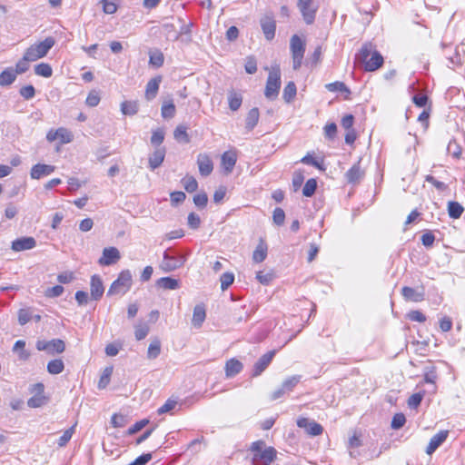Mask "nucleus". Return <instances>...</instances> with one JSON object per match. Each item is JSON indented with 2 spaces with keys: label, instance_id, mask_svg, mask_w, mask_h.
Segmentation results:
<instances>
[{
  "label": "nucleus",
  "instance_id": "nucleus-35",
  "mask_svg": "<svg viewBox=\"0 0 465 465\" xmlns=\"http://www.w3.org/2000/svg\"><path fill=\"white\" fill-rule=\"evenodd\" d=\"M228 103L232 111H237L242 105V97L240 94L232 91L228 95Z\"/></svg>",
  "mask_w": 465,
  "mask_h": 465
},
{
  "label": "nucleus",
  "instance_id": "nucleus-22",
  "mask_svg": "<svg viewBox=\"0 0 465 465\" xmlns=\"http://www.w3.org/2000/svg\"><path fill=\"white\" fill-rule=\"evenodd\" d=\"M242 363L234 358L227 361L225 364L226 377L231 378L240 373L242 370Z\"/></svg>",
  "mask_w": 465,
  "mask_h": 465
},
{
  "label": "nucleus",
  "instance_id": "nucleus-56",
  "mask_svg": "<svg viewBox=\"0 0 465 465\" xmlns=\"http://www.w3.org/2000/svg\"><path fill=\"white\" fill-rule=\"evenodd\" d=\"M149 423L148 419H143L137 422H135L132 427H130L127 430L128 435H133L143 430Z\"/></svg>",
  "mask_w": 465,
  "mask_h": 465
},
{
  "label": "nucleus",
  "instance_id": "nucleus-63",
  "mask_svg": "<svg viewBox=\"0 0 465 465\" xmlns=\"http://www.w3.org/2000/svg\"><path fill=\"white\" fill-rule=\"evenodd\" d=\"M63 292H64V287L61 285H55L52 288H48L45 291V296L50 297V298H54V297H58V296L62 295Z\"/></svg>",
  "mask_w": 465,
  "mask_h": 465
},
{
  "label": "nucleus",
  "instance_id": "nucleus-44",
  "mask_svg": "<svg viewBox=\"0 0 465 465\" xmlns=\"http://www.w3.org/2000/svg\"><path fill=\"white\" fill-rule=\"evenodd\" d=\"M317 188V182L315 179L311 178L309 179L302 189V194L306 197H311L314 194Z\"/></svg>",
  "mask_w": 465,
  "mask_h": 465
},
{
  "label": "nucleus",
  "instance_id": "nucleus-19",
  "mask_svg": "<svg viewBox=\"0 0 465 465\" xmlns=\"http://www.w3.org/2000/svg\"><path fill=\"white\" fill-rule=\"evenodd\" d=\"M261 26L267 40L273 39L275 35L276 25L272 17H265L261 20Z\"/></svg>",
  "mask_w": 465,
  "mask_h": 465
},
{
  "label": "nucleus",
  "instance_id": "nucleus-37",
  "mask_svg": "<svg viewBox=\"0 0 465 465\" xmlns=\"http://www.w3.org/2000/svg\"><path fill=\"white\" fill-rule=\"evenodd\" d=\"M112 373H113L112 366H108V367L104 368V370L100 377V380L98 381V385H97L100 390L105 389L106 386L109 384Z\"/></svg>",
  "mask_w": 465,
  "mask_h": 465
},
{
  "label": "nucleus",
  "instance_id": "nucleus-41",
  "mask_svg": "<svg viewBox=\"0 0 465 465\" xmlns=\"http://www.w3.org/2000/svg\"><path fill=\"white\" fill-rule=\"evenodd\" d=\"M162 27L168 40L176 41L180 37L173 24L165 23Z\"/></svg>",
  "mask_w": 465,
  "mask_h": 465
},
{
  "label": "nucleus",
  "instance_id": "nucleus-38",
  "mask_svg": "<svg viewBox=\"0 0 465 465\" xmlns=\"http://www.w3.org/2000/svg\"><path fill=\"white\" fill-rule=\"evenodd\" d=\"M35 74L43 77H50L53 74V69L49 64L41 63L35 66Z\"/></svg>",
  "mask_w": 465,
  "mask_h": 465
},
{
  "label": "nucleus",
  "instance_id": "nucleus-52",
  "mask_svg": "<svg viewBox=\"0 0 465 465\" xmlns=\"http://www.w3.org/2000/svg\"><path fill=\"white\" fill-rule=\"evenodd\" d=\"M58 139L62 143H71L73 140V134L70 131L65 128H58L57 129Z\"/></svg>",
  "mask_w": 465,
  "mask_h": 465
},
{
  "label": "nucleus",
  "instance_id": "nucleus-58",
  "mask_svg": "<svg viewBox=\"0 0 465 465\" xmlns=\"http://www.w3.org/2000/svg\"><path fill=\"white\" fill-rule=\"evenodd\" d=\"M177 405V401L173 399H168L165 403L158 409L159 414L167 413L173 411Z\"/></svg>",
  "mask_w": 465,
  "mask_h": 465
},
{
  "label": "nucleus",
  "instance_id": "nucleus-18",
  "mask_svg": "<svg viewBox=\"0 0 465 465\" xmlns=\"http://www.w3.org/2000/svg\"><path fill=\"white\" fill-rule=\"evenodd\" d=\"M237 161V156L234 152H225L222 155L221 164L226 174L232 172Z\"/></svg>",
  "mask_w": 465,
  "mask_h": 465
},
{
  "label": "nucleus",
  "instance_id": "nucleus-23",
  "mask_svg": "<svg viewBox=\"0 0 465 465\" xmlns=\"http://www.w3.org/2000/svg\"><path fill=\"white\" fill-rule=\"evenodd\" d=\"M160 83H161L160 77L153 78L147 83L146 89H145V98L147 100L150 101L156 96L158 90H159Z\"/></svg>",
  "mask_w": 465,
  "mask_h": 465
},
{
  "label": "nucleus",
  "instance_id": "nucleus-62",
  "mask_svg": "<svg viewBox=\"0 0 465 465\" xmlns=\"http://www.w3.org/2000/svg\"><path fill=\"white\" fill-rule=\"evenodd\" d=\"M257 280L263 285H268L273 279V273L258 272L256 274Z\"/></svg>",
  "mask_w": 465,
  "mask_h": 465
},
{
  "label": "nucleus",
  "instance_id": "nucleus-10",
  "mask_svg": "<svg viewBox=\"0 0 465 465\" xmlns=\"http://www.w3.org/2000/svg\"><path fill=\"white\" fill-rule=\"evenodd\" d=\"M55 170V166L45 163L35 164L30 172L32 179L39 180L45 176H48Z\"/></svg>",
  "mask_w": 465,
  "mask_h": 465
},
{
  "label": "nucleus",
  "instance_id": "nucleus-48",
  "mask_svg": "<svg viewBox=\"0 0 465 465\" xmlns=\"http://www.w3.org/2000/svg\"><path fill=\"white\" fill-rule=\"evenodd\" d=\"M134 329V335L137 341L144 339L149 333V327L145 323L137 324Z\"/></svg>",
  "mask_w": 465,
  "mask_h": 465
},
{
  "label": "nucleus",
  "instance_id": "nucleus-64",
  "mask_svg": "<svg viewBox=\"0 0 465 465\" xmlns=\"http://www.w3.org/2000/svg\"><path fill=\"white\" fill-rule=\"evenodd\" d=\"M207 202H208V197H207V194L204 193H198V194L194 195V197H193L194 204L200 208L205 207L207 204Z\"/></svg>",
  "mask_w": 465,
  "mask_h": 465
},
{
  "label": "nucleus",
  "instance_id": "nucleus-26",
  "mask_svg": "<svg viewBox=\"0 0 465 465\" xmlns=\"http://www.w3.org/2000/svg\"><path fill=\"white\" fill-rule=\"evenodd\" d=\"M156 286L164 290H176L180 287V282L171 277H162L156 281Z\"/></svg>",
  "mask_w": 465,
  "mask_h": 465
},
{
  "label": "nucleus",
  "instance_id": "nucleus-47",
  "mask_svg": "<svg viewBox=\"0 0 465 465\" xmlns=\"http://www.w3.org/2000/svg\"><path fill=\"white\" fill-rule=\"evenodd\" d=\"M164 140V131L162 128H157L153 131L151 136V143L154 146H159Z\"/></svg>",
  "mask_w": 465,
  "mask_h": 465
},
{
  "label": "nucleus",
  "instance_id": "nucleus-31",
  "mask_svg": "<svg viewBox=\"0 0 465 465\" xmlns=\"http://www.w3.org/2000/svg\"><path fill=\"white\" fill-rule=\"evenodd\" d=\"M463 212L464 208L458 202L450 201L448 203V213L450 218L459 219Z\"/></svg>",
  "mask_w": 465,
  "mask_h": 465
},
{
  "label": "nucleus",
  "instance_id": "nucleus-46",
  "mask_svg": "<svg viewBox=\"0 0 465 465\" xmlns=\"http://www.w3.org/2000/svg\"><path fill=\"white\" fill-rule=\"evenodd\" d=\"M184 189L188 193L195 192L198 188V183L193 176H186L182 180Z\"/></svg>",
  "mask_w": 465,
  "mask_h": 465
},
{
  "label": "nucleus",
  "instance_id": "nucleus-1",
  "mask_svg": "<svg viewBox=\"0 0 465 465\" xmlns=\"http://www.w3.org/2000/svg\"><path fill=\"white\" fill-rule=\"evenodd\" d=\"M281 88V69L279 64H275L271 67L266 82L264 95L269 100H274Z\"/></svg>",
  "mask_w": 465,
  "mask_h": 465
},
{
  "label": "nucleus",
  "instance_id": "nucleus-50",
  "mask_svg": "<svg viewBox=\"0 0 465 465\" xmlns=\"http://www.w3.org/2000/svg\"><path fill=\"white\" fill-rule=\"evenodd\" d=\"M45 403V397L41 394H35L27 401L30 408H39Z\"/></svg>",
  "mask_w": 465,
  "mask_h": 465
},
{
  "label": "nucleus",
  "instance_id": "nucleus-17",
  "mask_svg": "<svg viewBox=\"0 0 465 465\" xmlns=\"http://www.w3.org/2000/svg\"><path fill=\"white\" fill-rule=\"evenodd\" d=\"M165 148L164 147H157L153 153L149 156V167L151 170H155L158 168L163 162L165 157Z\"/></svg>",
  "mask_w": 465,
  "mask_h": 465
},
{
  "label": "nucleus",
  "instance_id": "nucleus-54",
  "mask_svg": "<svg viewBox=\"0 0 465 465\" xmlns=\"http://www.w3.org/2000/svg\"><path fill=\"white\" fill-rule=\"evenodd\" d=\"M221 288L223 291L231 286L234 281V275L232 272H224L221 276Z\"/></svg>",
  "mask_w": 465,
  "mask_h": 465
},
{
  "label": "nucleus",
  "instance_id": "nucleus-3",
  "mask_svg": "<svg viewBox=\"0 0 465 465\" xmlns=\"http://www.w3.org/2000/svg\"><path fill=\"white\" fill-rule=\"evenodd\" d=\"M132 285V273L129 270L122 271L118 278L111 284L107 295L124 294Z\"/></svg>",
  "mask_w": 465,
  "mask_h": 465
},
{
  "label": "nucleus",
  "instance_id": "nucleus-5",
  "mask_svg": "<svg viewBox=\"0 0 465 465\" xmlns=\"http://www.w3.org/2000/svg\"><path fill=\"white\" fill-rule=\"evenodd\" d=\"M185 261L186 259L183 255H173L168 251H165L163 252V261L160 263V269L163 272H171L181 268L184 264Z\"/></svg>",
  "mask_w": 465,
  "mask_h": 465
},
{
  "label": "nucleus",
  "instance_id": "nucleus-45",
  "mask_svg": "<svg viewBox=\"0 0 465 465\" xmlns=\"http://www.w3.org/2000/svg\"><path fill=\"white\" fill-rule=\"evenodd\" d=\"M301 376L300 375H294L292 377L287 378L282 383V386L285 390L286 392L292 391L293 388L300 382Z\"/></svg>",
  "mask_w": 465,
  "mask_h": 465
},
{
  "label": "nucleus",
  "instance_id": "nucleus-16",
  "mask_svg": "<svg viewBox=\"0 0 465 465\" xmlns=\"http://www.w3.org/2000/svg\"><path fill=\"white\" fill-rule=\"evenodd\" d=\"M91 297L97 301L99 300L104 292L103 282L98 275H93L90 282Z\"/></svg>",
  "mask_w": 465,
  "mask_h": 465
},
{
  "label": "nucleus",
  "instance_id": "nucleus-33",
  "mask_svg": "<svg viewBox=\"0 0 465 465\" xmlns=\"http://www.w3.org/2000/svg\"><path fill=\"white\" fill-rule=\"evenodd\" d=\"M121 112L124 115H134L138 112V104L134 101H124L121 104Z\"/></svg>",
  "mask_w": 465,
  "mask_h": 465
},
{
  "label": "nucleus",
  "instance_id": "nucleus-40",
  "mask_svg": "<svg viewBox=\"0 0 465 465\" xmlns=\"http://www.w3.org/2000/svg\"><path fill=\"white\" fill-rule=\"evenodd\" d=\"M296 95V85L293 82H289L284 89L282 97L285 102L290 103Z\"/></svg>",
  "mask_w": 465,
  "mask_h": 465
},
{
  "label": "nucleus",
  "instance_id": "nucleus-29",
  "mask_svg": "<svg viewBox=\"0 0 465 465\" xmlns=\"http://www.w3.org/2000/svg\"><path fill=\"white\" fill-rule=\"evenodd\" d=\"M206 317L205 309L202 305H196L193 309L192 323L194 327L200 328Z\"/></svg>",
  "mask_w": 465,
  "mask_h": 465
},
{
  "label": "nucleus",
  "instance_id": "nucleus-43",
  "mask_svg": "<svg viewBox=\"0 0 465 465\" xmlns=\"http://www.w3.org/2000/svg\"><path fill=\"white\" fill-rule=\"evenodd\" d=\"M173 136L177 141L183 142L185 143L190 141L187 134V128L184 125H178L173 132Z\"/></svg>",
  "mask_w": 465,
  "mask_h": 465
},
{
  "label": "nucleus",
  "instance_id": "nucleus-60",
  "mask_svg": "<svg viewBox=\"0 0 465 465\" xmlns=\"http://www.w3.org/2000/svg\"><path fill=\"white\" fill-rule=\"evenodd\" d=\"M423 399L422 393H414L408 400V405L411 409H416Z\"/></svg>",
  "mask_w": 465,
  "mask_h": 465
},
{
  "label": "nucleus",
  "instance_id": "nucleus-36",
  "mask_svg": "<svg viewBox=\"0 0 465 465\" xmlns=\"http://www.w3.org/2000/svg\"><path fill=\"white\" fill-rule=\"evenodd\" d=\"M161 353V341L154 339L151 341L147 351V358L150 360L156 359Z\"/></svg>",
  "mask_w": 465,
  "mask_h": 465
},
{
  "label": "nucleus",
  "instance_id": "nucleus-49",
  "mask_svg": "<svg viewBox=\"0 0 465 465\" xmlns=\"http://www.w3.org/2000/svg\"><path fill=\"white\" fill-rule=\"evenodd\" d=\"M29 62H32V61L29 59H26L25 54H24L23 58L16 63L15 68H14L15 74L17 75V74L25 73L29 69V64H28Z\"/></svg>",
  "mask_w": 465,
  "mask_h": 465
},
{
  "label": "nucleus",
  "instance_id": "nucleus-51",
  "mask_svg": "<svg viewBox=\"0 0 465 465\" xmlns=\"http://www.w3.org/2000/svg\"><path fill=\"white\" fill-rule=\"evenodd\" d=\"M128 422L127 417L123 414H114L111 419V423L114 428H123Z\"/></svg>",
  "mask_w": 465,
  "mask_h": 465
},
{
  "label": "nucleus",
  "instance_id": "nucleus-13",
  "mask_svg": "<svg viewBox=\"0 0 465 465\" xmlns=\"http://www.w3.org/2000/svg\"><path fill=\"white\" fill-rule=\"evenodd\" d=\"M275 355V351H271L263 354L254 364L253 376H259L271 363Z\"/></svg>",
  "mask_w": 465,
  "mask_h": 465
},
{
  "label": "nucleus",
  "instance_id": "nucleus-55",
  "mask_svg": "<svg viewBox=\"0 0 465 465\" xmlns=\"http://www.w3.org/2000/svg\"><path fill=\"white\" fill-rule=\"evenodd\" d=\"M20 95L25 100H30L35 95V89L32 84L23 86L19 91Z\"/></svg>",
  "mask_w": 465,
  "mask_h": 465
},
{
  "label": "nucleus",
  "instance_id": "nucleus-27",
  "mask_svg": "<svg viewBox=\"0 0 465 465\" xmlns=\"http://www.w3.org/2000/svg\"><path fill=\"white\" fill-rule=\"evenodd\" d=\"M267 244L261 240L252 253L253 262L257 263L263 262L267 257Z\"/></svg>",
  "mask_w": 465,
  "mask_h": 465
},
{
  "label": "nucleus",
  "instance_id": "nucleus-61",
  "mask_svg": "<svg viewBox=\"0 0 465 465\" xmlns=\"http://www.w3.org/2000/svg\"><path fill=\"white\" fill-rule=\"evenodd\" d=\"M187 223L190 228L198 229L201 224V219L199 215L194 213H190L187 218Z\"/></svg>",
  "mask_w": 465,
  "mask_h": 465
},
{
  "label": "nucleus",
  "instance_id": "nucleus-15",
  "mask_svg": "<svg viewBox=\"0 0 465 465\" xmlns=\"http://www.w3.org/2000/svg\"><path fill=\"white\" fill-rule=\"evenodd\" d=\"M372 54L370 55L371 57L368 58L367 63L365 64L364 70L367 72H373L383 64V57L382 55L375 50V47L373 48Z\"/></svg>",
  "mask_w": 465,
  "mask_h": 465
},
{
  "label": "nucleus",
  "instance_id": "nucleus-8",
  "mask_svg": "<svg viewBox=\"0 0 465 465\" xmlns=\"http://www.w3.org/2000/svg\"><path fill=\"white\" fill-rule=\"evenodd\" d=\"M36 246V241L34 237H21L12 242L11 248L14 252H23L32 250Z\"/></svg>",
  "mask_w": 465,
  "mask_h": 465
},
{
  "label": "nucleus",
  "instance_id": "nucleus-28",
  "mask_svg": "<svg viewBox=\"0 0 465 465\" xmlns=\"http://www.w3.org/2000/svg\"><path fill=\"white\" fill-rule=\"evenodd\" d=\"M259 118H260L259 109L256 107L252 108L248 112L246 119H245V128L247 129V131H252L256 126V124H258Z\"/></svg>",
  "mask_w": 465,
  "mask_h": 465
},
{
  "label": "nucleus",
  "instance_id": "nucleus-20",
  "mask_svg": "<svg viewBox=\"0 0 465 465\" xmlns=\"http://www.w3.org/2000/svg\"><path fill=\"white\" fill-rule=\"evenodd\" d=\"M364 172L361 169L360 162L353 164L352 167L345 173V177L350 183H357L363 177Z\"/></svg>",
  "mask_w": 465,
  "mask_h": 465
},
{
  "label": "nucleus",
  "instance_id": "nucleus-14",
  "mask_svg": "<svg viewBox=\"0 0 465 465\" xmlns=\"http://www.w3.org/2000/svg\"><path fill=\"white\" fill-rule=\"evenodd\" d=\"M448 434V430H440L435 434L426 448V453L431 455L446 440Z\"/></svg>",
  "mask_w": 465,
  "mask_h": 465
},
{
  "label": "nucleus",
  "instance_id": "nucleus-9",
  "mask_svg": "<svg viewBox=\"0 0 465 465\" xmlns=\"http://www.w3.org/2000/svg\"><path fill=\"white\" fill-rule=\"evenodd\" d=\"M312 0H298V6L306 24L310 25L314 21L315 9L312 6Z\"/></svg>",
  "mask_w": 465,
  "mask_h": 465
},
{
  "label": "nucleus",
  "instance_id": "nucleus-30",
  "mask_svg": "<svg viewBox=\"0 0 465 465\" xmlns=\"http://www.w3.org/2000/svg\"><path fill=\"white\" fill-rule=\"evenodd\" d=\"M65 350V344L63 340L54 339L48 341V354L62 353Z\"/></svg>",
  "mask_w": 465,
  "mask_h": 465
},
{
  "label": "nucleus",
  "instance_id": "nucleus-32",
  "mask_svg": "<svg viewBox=\"0 0 465 465\" xmlns=\"http://www.w3.org/2000/svg\"><path fill=\"white\" fill-rule=\"evenodd\" d=\"M64 369V361L61 359L52 360L47 363V371L50 374L56 375L61 373Z\"/></svg>",
  "mask_w": 465,
  "mask_h": 465
},
{
  "label": "nucleus",
  "instance_id": "nucleus-2",
  "mask_svg": "<svg viewBox=\"0 0 465 465\" xmlns=\"http://www.w3.org/2000/svg\"><path fill=\"white\" fill-rule=\"evenodd\" d=\"M54 44L55 41L53 37H46L44 41L29 46L25 52V58L33 62L43 58L47 54Z\"/></svg>",
  "mask_w": 465,
  "mask_h": 465
},
{
  "label": "nucleus",
  "instance_id": "nucleus-39",
  "mask_svg": "<svg viewBox=\"0 0 465 465\" xmlns=\"http://www.w3.org/2000/svg\"><path fill=\"white\" fill-rule=\"evenodd\" d=\"M162 116L165 119L173 118L175 114V106L172 100L164 102L161 109Z\"/></svg>",
  "mask_w": 465,
  "mask_h": 465
},
{
  "label": "nucleus",
  "instance_id": "nucleus-11",
  "mask_svg": "<svg viewBox=\"0 0 465 465\" xmlns=\"http://www.w3.org/2000/svg\"><path fill=\"white\" fill-rule=\"evenodd\" d=\"M197 164L199 168V172L203 176H208L211 174L213 169V161L209 157V155L205 153H200L197 156Z\"/></svg>",
  "mask_w": 465,
  "mask_h": 465
},
{
  "label": "nucleus",
  "instance_id": "nucleus-53",
  "mask_svg": "<svg viewBox=\"0 0 465 465\" xmlns=\"http://www.w3.org/2000/svg\"><path fill=\"white\" fill-rule=\"evenodd\" d=\"M405 422H406V418H405L404 414L403 413H396L392 418L391 426L393 430H399L404 426Z\"/></svg>",
  "mask_w": 465,
  "mask_h": 465
},
{
  "label": "nucleus",
  "instance_id": "nucleus-7",
  "mask_svg": "<svg viewBox=\"0 0 465 465\" xmlns=\"http://www.w3.org/2000/svg\"><path fill=\"white\" fill-rule=\"evenodd\" d=\"M121 258L120 252L115 247H107L103 250L98 263L102 266H109L116 263Z\"/></svg>",
  "mask_w": 465,
  "mask_h": 465
},
{
  "label": "nucleus",
  "instance_id": "nucleus-59",
  "mask_svg": "<svg viewBox=\"0 0 465 465\" xmlns=\"http://www.w3.org/2000/svg\"><path fill=\"white\" fill-rule=\"evenodd\" d=\"M322 425L312 420L306 430V432L311 436H318L322 433Z\"/></svg>",
  "mask_w": 465,
  "mask_h": 465
},
{
  "label": "nucleus",
  "instance_id": "nucleus-4",
  "mask_svg": "<svg viewBox=\"0 0 465 465\" xmlns=\"http://www.w3.org/2000/svg\"><path fill=\"white\" fill-rule=\"evenodd\" d=\"M290 48L292 57V68L294 70H298L302 64L305 52V45L297 35H294L291 38Z\"/></svg>",
  "mask_w": 465,
  "mask_h": 465
},
{
  "label": "nucleus",
  "instance_id": "nucleus-12",
  "mask_svg": "<svg viewBox=\"0 0 465 465\" xmlns=\"http://www.w3.org/2000/svg\"><path fill=\"white\" fill-rule=\"evenodd\" d=\"M401 294L404 297L405 300L419 302L424 300V290L423 288L420 289H414L411 287H403L401 290Z\"/></svg>",
  "mask_w": 465,
  "mask_h": 465
},
{
  "label": "nucleus",
  "instance_id": "nucleus-6",
  "mask_svg": "<svg viewBox=\"0 0 465 465\" xmlns=\"http://www.w3.org/2000/svg\"><path fill=\"white\" fill-rule=\"evenodd\" d=\"M277 451L273 447H266L262 451L254 453L252 463L254 465H270L276 458Z\"/></svg>",
  "mask_w": 465,
  "mask_h": 465
},
{
  "label": "nucleus",
  "instance_id": "nucleus-57",
  "mask_svg": "<svg viewBox=\"0 0 465 465\" xmlns=\"http://www.w3.org/2000/svg\"><path fill=\"white\" fill-rule=\"evenodd\" d=\"M272 220L276 225H278V226L282 225L284 223V220H285L284 211L282 208H279V207L276 208L273 211Z\"/></svg>",
  "mask_w": 465,
  "mask_h": 465
},
{
  "label": "nucleus",
  "instance_id": "nucleus-25",
  "mask_svg": "<svg viewBox=\"0 0 465 465\" xmlns=\"http://www.w3.org/2000/svg\"><path fill=\"white\" fill-rule=\"evenodd\" d=\"M16 76L17 75L15 74V69L13 67L5 68L0 74V85L8 86L12 84L15 81Z\"/></svg>",
  "mask_w": 465,
  "mask_h": 465
},
{
  "label": "nucleus",
  "instance_id": "nucleus-34",
  "mask_svg": "<svg viewBox=\"0 0 465 465\" xmlns=\"http://www.w3.org/2000/svg\"><path fill=\"white\" fill-rule=\"evenodd\" d=\"M163 54L160 50L151 51L149 53V64L154 67H161L163 64Z\"/></svg>",
  "mask_w": 465,
  "mask_h": 465
},
{
  "label": "nucleus",
  "instance_id": "nucleus-42",
  "mask_svg": "<svg viewBox=\"0 0 465 465\" xmlns=\"http://www.w3.org/2000/svg\"><path fill=\"white\" fill-rule=\"evenodd\" d=\"M325 87L330 92H341V93H346L347 94H351L349 88L342 82L337 81V82L330 83V84H327L325 85Z\"/></svg>",
  "mask_w": 465,
  "mask_h": 465
},
{
  "label": "nucleus",
  "instance_id": "nucleus-21",
  "mask_svg": "<svg viewBox=\"0 0 465 465\" xmlns=\"http://www.w3.org/2000/svg\"><path fill=\"white\" fill-rule=\"evenodd\" d=\"M375 46L371 43H365L362 45L359 53L355 56V61L359 64H362L363 66L368 61V58L372 54V50Z\"/></svg>",
  "mask_w": 465,
  "mask_h": 465
},
{
  "label": "nucleus",
  "instance_id": "nucleus-24",
  "mask_svg": "<svg viewBox=\"0 0 465 465\" xmlns=\"http://www.w3.org/2000/svg\"><path fill=\"white\" fill-rule=\"evenodd\" d=\"M13 351L17 354L18 360L22 361H27L31 356V353L25 350V341L23 340L15 341Z\"/></svg>",
  "mask_w": 465,
  "mask_h": 465
}]
</instances>
